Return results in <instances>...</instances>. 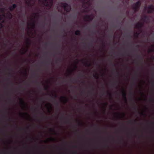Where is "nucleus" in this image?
Returning a JSON list of instances; mask_svg holds the SVG:
<instances>
[{
	"label": "nucleus",
	"instance_id": "f257e3e1",
	"mask_svg": "<svg viewBox=\"0 0 154 154\" xmlns=\"http://www.w3.org/2000/svg\"><path fill=\"white\" fill-rule=\"evenodd\" d=\"M141 3L140 1H138L132 5V7L134 11L136 12L138 11L140 6Z\"/></svg>",
	"mask_w": 154,
	"mask_h": 154
},
{
	"label": "nucleus",
	"instance_id": "f03ea898",
	"mask_svg": "<svg viewBox=\"0 0 154 154\" xmlns=\"http://www.w3.org/2000/svg\"><path fill=\"white\" fill-rule=\"evenodd\" d=\"M61 4L62 5V7H63L65 11L67 12H69L70 11L71 8L70 5L66 3H62Z\"/></svg>",
	"mask_w": 154,
	"mask_h": 154
},
{
	"label": "nucleus",
	"instance_id": "7ed1b4c3",
	"mask_svg": "<svg viewBox=\"0 0 154 154\" xmlns=\"http://www.w3.org/2000/svg\"><path fill=\"white\" fill-rule=\"evenodd\" d=\"M147 13H152L154 11V6L153 5L148 6L147 7Z\"/></svg>",
	"mask_w": 154,
	"mask_h": 154
},
{
	"label": "nucleus",
	"instance_id": "20e7f679",
	"mask_svg": "<svg viewBox=\"0 0 154 154\" xmlns=\"http://www.w3.org/2000/svg\"><path fill=\"white\" fill-rule=\"evenodd\" d=\"M93 19V17L92 14L87 15L85 17V20L86 21H91Z\"/></svg>",
	"mask_w": 154,
	"mask_h": 154
},
{
	"label": "nucleus",
	"instance_id": "39448f33",
	"mask_svg": "<svg viewBox=\"0 0 154 154\" xmlns=\"http://www.w3.org/2000/svg\"><path fill=\"white\" fill-rule=\"evenodd\" d=\"M20 101L21 104L23 106V108L26 109L27 108V105L25 103L23 99L20 98Z\"/></svg>",
	"mask_w": 154,
	"mask_h": 154
},
{
	"label": "nucleus",
	"instance_id": "423d86ee",
	"mask_svg": "<svg viewBox=\"0 0 154 154\" xmlns=\"http://www.w3.org/2000/svg\"><path fill=\"white\" fill-rule=\"evenodd\" d=\"M60 99L62 102H63L65 103H66L69 100L65 96H62L61 97Z\"/></svg>",
	"mask_w": 154,
	"mask_h": 154
},
{
	"label": "nucleus",
	"instance_id": "0eeeda50",
	"mask_svg": "<svg viewBox=\"0 0 154 154\" xmlns=\"http://www.w3.org/2000/svg\"><path fill=\"white\" fill-rule=\"evenodd\" d=\"M122 95L123 98L126 102H127L126 93L124 89L122 88Z\"/></svg>",
	"mask_w": 154,
	"mask_h": 154
},
{
	"label": "nucleus",
	"instance_id": "6e6552de",
	"mask_svg": "<svg viewBox=\"0 0 154 154\" xmlns=\"http://www.w3.org/2000/svg\"><path fill=\"white\" fill-rule=\"evenodd\" d=\"M143 25V23H138L135 26V28L137 29H141Z\"/></svg>",
	"mask_w": 154,
	"mask_h": 154
},
{
	"label": "nucleus",
	"instance_id": "1a4fd4ad",
	"mask_svg": "<svg viewBox=\"0 0 154 154\" xmlns=\"http://www.w3.org/2000/svg\"><path fill=\"white\" fill-rule=\"evenodd\" d=\"M44 2H46V3L44 4V5L46 7L49 8H51L52 6H51V4L49 3L48 2V0H42Z\"/></svg>",
	"mask_w": 154,
	"mask_h": 154
},
{
	"label": "nucleus",
	"instance_id": "9d476101",
	"mask_svg": "<svg viewBox=\"0 0 154 154\" xmlns=\"http://www.w3.org/2000/svg\"><path fill=\"white\" fill-rule=\"evenodd\" d=\"M17 7V5L16 4H13L12 6L10 7L9 9L11 11H13Z\"/></svg>",
	"mask_w": 154,
	"mask_h": 154
},
{
	"label": "nucleus",
	"instance_id": "9b49d317",
	"mask_svg": "<svg viewBox=\"0 0 154 154\" xmlns=\"http://www.w3.org/2000/svg\"><path fill=\"white\" fill-rule=\"evenodd\" d=\"M142 20L144 21H148L149 20V17L148 16L145 15L143 16V17L142 18Z\"/></svg>",
	"mask_w": 154,
	"mask_h": 154
},
{
	"label": "nucleus",
	"instance_id": "f8f14e48",
	"mask_svg": "<svg viewBox=\"0 0 154 154\" xmlns=\"http://www.w3.org/2000/svg\"><path fill=\"white\" fill-rule=\"evenodd\" d=\"M7 17L9 19H11L13 17L12 14L9 12L7 14Z\"/></svg>",
	"mask_w": 154,
	"mask_h": 154
},
{
	"label": "nucleus",
	"instance_id": "ddd939ff",
	"mask_svg": "<svg viewBox=\"0 0 154 154\" xmlns=\"http://www.w3.org/2000/svg\"><path fill=\"white\" fill-rule=\"evenodd\" d=\"M151 47L152 48L150 49H149L148 50V52L149 53L154 52V45H151Z\"/></svg>",
	"mask_w": 154,
	"mask_h": 154
},
{
	"label": "nucleus",
	"instance_id": "4468645a",
	"mask_svg": "<svg viewBox=\"0 0 154 154\" xmlns=\"http://www.w3.org/2000/svg\"><path fill=\"white\" fill-rule=\"evenodd\" d=\"M29 25L32 26V28L34 29L35 26V23L33 21L31 23L29 24Z\"/></svg>",
	"mask_w": 154,
	"mask_h": 154
},
{
	"label": "nucleus",
	"instance_id": "2eb2a0df",
	"mask_svg": "<svg viewBox=\"0 0 154 154\" xmlns=\"http://www.w3.org/2000/svg\"><path fill=\"white\" fill-rule=\"evenodd\" d=\"M75 34L77 35H81V32L79 30H77L75 32Z\"/></svg>",
	"mask_w": 154,
	"mask_h": 154
},
{
	"label": "nucleus",
	"instance_id": "dca6fc26",
	"mask_svg": "<svg viewBox=\"0 0 154 154\" xmlns=\"http://www.w3.org/2000/svg\"><path fill=\"white\" fill-rule=\"evenodd\" d=\"M26 1V3L28 5H31L30 2L32 0H25Z\"/></svg>",
	"mask_w": 154,
	"mask_h": 154
},
{
	"label": "nucleus",
	"instance_id": "f3484780",
	"mask_svg": "<svg viewBox=\"0 0 154 154\" xmlns=\"http://www.w3.org/2000/svg\"><path fill=\"white\" fill-rule=\"evenodd\" d=\"M26 43L27 44L29 45V46L31 44V42L29 39L27 38L26 39Z\"/></svg>",
	"mask_w": 154,
	"mask_h": 154
},
{
	"label": "nucleus",
	"instance_id": "a211bd4d",
	"mask_svg": "<svg viewBox=\"0 0 154 154\" xmlns=\"http://www.w3.org/2000/svg\"><path fill=\"white\" fill-rule=\"evenodd\" d=\"M84 65L86 66H91V64L88 62L85 63Z\"/></svg>",
	"mask_w": 154,
	"mask_h": 154
},
{
	"label": "nucleus",
	"instance_id": "6ab92c4d",
	"mask_svg": "<svg viewBox=\"0 0 154 154\" xmlns=\"http://www.w3.org/2000/svg\"><path fill=\"white\" fill-rule=\"evenodd\" d=\"M93 76L96 79H98L99 77L97 74H94L93 75Z\"/></svg>",
	"mask_w": 154,
	"mask_h": 154
},
{
	"label": "nucleus",
	"instance_id": "aec40b11",
	"mask_svg": "<svg viewBox=\"0 0 154 154\" xmlns=\"http://www.w3.org/2000/svg\"><path fill=\"white\" fill-rule=\"evenodd\" d=\"M20 114H21V115H24L28 116L29 118L30 117L29 115L27 112L21 113H20Z\"/></svg>",
	"mask_w": 154,
	"mask_h": 154
},
{
	"label": "nucleus",
	"instance_id": "412c9836",
	"mask_svg": "<svg viewBox=\"0 0 154 154\" xmlns=\"http://www.w3.org/2000/svg\"><path fill=\"white\" fill-rule=\"evenodd\" d=\"M130 95L131 96V97L130 99H131V100L133 101V100L132 99V97L133 95V93L132 92H130Z\"/></svg>",
	"mask_w": 154,
	"mask_h": 154
},
{
	"label": "nucleus",
	"instance_id": "4be33fe9",
	"mask_svg": "<svg viewBox=\"0 0 154 154\" xmlns=\"http://www.w3.org/2000/svg\"><path fill=\"white\" fill-rule=\"evenodd\" d=\"M52 96H53V97H52V98L54 99V100H55L56 98L57 97V95L55 94L54 95H53L52 94Z\"/></svg>",
	"mask_w": 154,
	"mask_h": 154
},
{
	"label": "nucleus",
	"instance_id": "5701e85b",
	"mask_svg": "<svg viewBox=\"0 0 154 154\" xmlns=\"http://www.w3.org/2000/svg\"><path fill=\"white\" fill-rule=\"evenodd\" d=\"M48 140H50L51 141H54L55 140V139L51 137L50 139H48Z\"/></svg>",
	"mask_w": 154,
	"mask_h": 154
},
{
	"label": "nucleus",
	"instance_id": "b1692460",
	"mask_svg": "<svg viewBox=\"0 0 154 154\" xmlns=\"http://www.w3.org/2000/svg\"><path fill=\"white\" fill-rule=\"evenodd\" d=\"M139 33L137 32H136L135 34V36L136 37H138V35H139Z\"/></svg>",
	"mask_w": 154,
	"mask_h": 154
},
{
	"label": "nucleus",
	"instance_id": "393cba45",
	"mask_svg": "<svg viewBox=\"0 0 154 154\" xmlns=\"http://www.w3.org/2000/svg\"><path fill=\"white\" fill-rule=\"evenodd\" d=\"M35 16H36V17H37V18L39 17V14L38 13H35Z\"/></svg>",
	"mask_w": 154,
	"mask_h": 154
},
{
	"label": "nucleus",
	"instance_id": "a878e982",
	"mask_svg": "<svg viewBox=\"0 0 154 154\" xmlns=\"http://www.w3.org/2000/svg\"><path fill=\"white\" fill-rule=\"evenodd\" d=\"M4 8H1L0 9V11L3 12L4 11Z\"/></svg>",
	"mask_w": 154,
	"mask_h": 154
},
{
	"label": "nucleus",
	"instance_id": "bb28decb",
	"mask_svg": "<svg viewBox=\"0 0 154 154\" xmlns=\"http://www.w3.org/2000/svg\"><path fill=\"white\" fill-rule=\"evenodd\" d=\"M77 153V151H76V150L72 152V153L73 154H76Z\"/></svg>",
	"mask_w": 154,
	"mask_h": 154
},
{
	"label": "nucleus",
	"instance_id": "cd10ccee",
	"mask_svg": "<svg viewBox=\"0 0 154 154\" xmlns=\"http://www.w3.org/2000/svg\"><path fill=\"white\" fill-rule=\"evenodd\" d=\"M49 88V86H48L47 87H45V90H48Z\"/></svg>",
	"mask_w": 154,
	"mask_h": 154
},
{
	"label": "nucleus",
	"instance_id": "c85d7f7f",
	"mask_svg": "<svg viewBox=\"0 0 154 154\" xmlns=\"http://www.w3.org/2000/svg\"><path fill=\"white\" fill-rule=\"evenodd\" d=\"M50 131H51L53 132H55V131H54V129H51V128H50Z\"/></svg>",
	"mask_w": 154,
	"mask_h": 154
},
{
	"label": "nucleus",
	"instance_id": "c756f323",
	"mask_svg": "<svg viewBox=\"0 0 154 154\" xmlns=\"http://www.w3.org/2000/svg\"><path fill=\"white\" fill-rule=\"evenodd\" d=\"M72 147L73 148H77V146L76 145H75L73 146H72Z\"/></svg>",
	"mask_w": 154,
	"mask_h": 154
},
{
	"label": "nucleus",
	"instance_id": "7c9ffc66",
	"mask_svg": "<svg viewBox=\"0 0 154 154\" xmlns=\"http://www.w3.org/2000/svg\"><path fill=\"white\" fill-rule=\"evenodd\" d=\"M134 109L135 110H137V107H136V106H134Z\"/></svg>",
	"mask_w": 154,
	"mask_h": 154
},
{
	"label": "nucleus",
	"instance_id": "2f4dec72",
	"mask_svg": "<svg viewBox=\"0 0 154 154\" xmlns=\"http://www.w3.org/2000/svg\"><path fill=\"white\" fill-rule=\"evenodd\" d=\"M141 114L142 115H144L145 116H146V115L145 114H144L143 112H141Z\"/></svg>",
	"mask_w": 154,
	"mask_h": 154
},
{
	"label": "nucleus",
	"instance_id": "473e14b6",
	"mask_svg": "<svg viewBox=\"0 0 154 154\" xmlns=\"http://www.w3.org/2000/svg\"><path fill=\"white\" fill-rule=\"evenodd\" d=\"M71 80V81H74L75 82H76V80L75 79H74L73 80Z\"/></svg>",
	"mask_w": 154,
	"mask_h": 154
},
{
	"label": "nucleus",
	"instance_id": "72a5a7b5",
	"mask_svg": "<svg viewBox=\"0 0 154 154\" xmlns=\"http://www.w3.org/2000/svg\"><path fill=\"white\" fill-rule=\"evenodd\" d=\"M48 105H49L50 106V108H51V109L52 108V106H51V105L50 104V103H48Z\"/></svg>",
	"mask_w": 154,
	"mask_h": 154
},
{
	"label": "nucleus",
	"instance_id": "f704fd0d",
	"mask_svg": "<svg viewBox=\"0 0 154 154\" xmlns=\"http://www.w3.org/2000/svg\"><path fill=\"white\" fill-rule=\"evenodd\" d=\"M55 104L57 105V106H58V103H57V101H56L55 102Z\"/></svg>",
	"mask_w": 154,
	"mask_h": 154
},
{
	"label": "nucleus",
	"instance_id": "c9c22d12",
	"mask_svg": "<svg viewBox=\"0 0 154 154\" xmlns=\"http://www.w3.org/2000/svg\"><path fill=\"white\" fill-rule=\"evenodd\" d=\"M57 60H58L59 61L61 62V59L60 58H59Z\"/></svg>",
	"mask_w": 154,
	"mask_h": 154
},
{
	"label": "nucleus",
	"instance_id": "e433bc0d",
	"mask_svg": "<svg viewBox=\"0 0 154 154\" xmlns=\"http://www.w3.org/2000/svg\"><path fill=\"white\" fill-rule=\"evenodd\" d=\"M104 112H105V111H106V107H104Z\"/></svg>",
	"mask_w": 154,
	"mask_h": 154
},
{
	"label": "nucleus",
	"instance_id": "4c0bfd02",
	"mask_svg": "<svg viewBox=\"0 0 154 154\" xmlns=\"http://www.w3.org/2000/svg\"><path fill=\"white\" fill-rule=\"evenodd\" d=\"M109 96H110V97H111V94H110V93L108 92V93Z\"/></svg>",
	"mask_w": 154,
	"mask_h": 154
},
{
	"label": "nucleus",
	"instance_id": "58836bf2",
	"mask_svg": "<svg viewBox=\"0 0 154 154\" xmlns=\"http://www.w3.org/2000/svg\"><path fill=\"white\" fill-rule=\"evenodd\" d=\"M122 114L123 115V116L124 117H125V114L124 113H122Z\"/></svg>",
	"mask_w": 154,
	"mask_h": 154
},
{
	"label": "nucleus",
	"instance_id": "ea45409f",
	"mask_svg": "<svg viewBox=\"0 0 154 154\" xmlns=\"http://www.w3.org/2000/svg\"><path fill=\"white\" fill-rule=\"evenodd\" d=\"M76 121H77L78 123H79V125H81V123L79 121H77V120H76Z\"/></svg>",
	"mask_w": 154,
	"mask_h": 154
},
{
	"label": "nucleus",
	"instance_id": "a19ab883",
	"mask_svg": "<svg viewBox=\"0 0 154 154\" xmlns=\"http://www.w3.org/2000/svg\"><path fill=\"white\" fill-rule=\"evenodd\" d=\"M73 71V69H71V70H70L69 71L70 72H72Z\"/></svg>",
	"mask_w": 154,
	"mask_h": 154
},
{
	"label": "nucleus",
	"instance_id": "79ce46f5",
	"mask_svg": "<svg viewBox=\"0 0 154 154\" xmlns=\"http://www.w3.org/2000/svg\"><path fill=\"white\" fill-rule=\"evenodd\" d=\"M136 47L138 48H139V47H140V46L139 45H137V46H136Z\"/></svg>",
	"mask_w": 154,
	"mask_h": 154
},
{
	"label": "nucleus",
	"instance_id": "37998d69",
	"mask_svg": "<svg viewBox=\"0 0 154 154\" xmlns=\"http://www.w3.org/2000/svg\"><path fill=\"white\" fill-rule=\"evenodd\" d=\"M116 83H117V81H116L113 84V85H115L116 84Z\"/></svg>",
	"mask_w": 154,
	"mask_h": 154
},
{
	"label": "nucleus",
	"instance_id": "c03bdc74",
	"mask_svg": "<svg viewBox=\"0 0 154 154\" xmlns=\"http://www.w3.org/2000/svg\"><path fill=\"white\" fill-rule=\"evenodd\" d=\"M75 69H76L77 68V66L76 65H75Z\"/></svg>",
	"mask_w": 154,
	"mask_h": 154
},
{
	"label": "nucleus",
	"instance_id": "a18cd8bd",
	"mask_svg": "<svg viewBox=\"0 0 154 154\" xmlns=\"http://www.w3.org/2000/svg\"><path fill=\"white\" fill-rule=\"evenodd\" d=\"M25 74L27 75V72H26V70H25Z\"/></svg>",
	"mask_w": 154,
	"mask_h": 154
},
{
	"label": "nucleus",
	"instance_id": "49530a36",
	"mask_svg": "<svg viewBox=\"0 0 154 154\" xmlns=\"http://www.w3.org/2000/svg\"><path fill=\"white\" fill-rule=\"evenodd\" d=\"M141 94H142V95H144V94L143 93V92H141Z\"/></svg>",
	"mask_w": 154,
	"mask_h": 154
},
{
	"label": "nucleus",
	"instance_id": "de8ad7c7",
	"mask_svg": "<svg viewBox=\"0 0 154 154\" xmlns=\"http://www.w3.org/2000/svg\"><path fill=\"white\" fill-rule=\"evenodd\" d=\"M115 114H116V115H119V116H120V114H118V113H116Z\"/></svg>",
	"mask_w": 154,
	"mask_h": 154
},
{
	"label": "nucleus",
	"instance_id": "09e8293b",
	"mask_svg": "<svg viewBox=\"0 0 154 154\" xmlns=\"http://www.w3.org/2000/svg\"><path fill=\"white\" fill-rule=\"evenodd\" d=\"M146 6H145V7H144V9L145 10H146Z\"/></svg>",
	"mask_w": 154,
	"mask_h": 154
},
{
	"label": "nucleus",
	"instance_id": "8fccbe9b",
	"mask_svg": "<svg viewBox=\"0 0 154 154\" xmlns=\"http://www.w3.org/2000/svg\"><path fill=\"white\" fill-rule=\"evenodd\" d=\"M26 51H24V52H23V54H25V53L26 52Z\"/></svg>",
	"mask_w": 154,
	"mask_h": 154
},
{
	"label": "nucleus",
	"instance_id": "3c124183",
	"mask_svg": "<svg viewBox=\"0 0 154 154\" xmlns=\"http://www.w3.org/2000/svg\"><path fill=\"white\" fill-rule=\"evenodd\" d=\"M75 98H77V95H76L75 96Z\"/></svg>",
	"mask_w": 154,
	"mask_h": 154
},
{
	"label": "nucleus",
	"instance_id": "603ef678",
	"mask_svg": "<svg viewBox=\"0 0 154 154\" xmlns=\"http://www.w3.org/2000/svg\"><path fill=\"white\" fill-rule=\"evenodd\" d=\"M48 111L49 112H51V111H50V110L49 109H48Z\"/></svg>",
	"mask_w": 154,
	"mask_h": 154
},
{
	"label": "nucleus",
	"instance_id": "864d4df0",
	"mask_svg": "<svg viewBox=\"0 0 154 154\" xmlns=\"http://www.w3.org/2000/svg\"><path fill=\"white\" fill-rule=\"evenodd\" d=\"M92 90L93 91H94V89L93 88H92Z\"/></svg>",
	"mask_w": 154,
	"mask_h": 154
},
{
	"label": "nucleus",
	"instance_id": "5fc2aeb1",
	"mask_svg": "<svg viewBox=\"0 0 154 154\" xmlns=\"http://www.w3.org/2000/svg\"><path fill=\"white\" fill-rule=\"evenodd\" d=\"M152 83L153 84H154V82H152Z\"/></svg>",
	"mask_w": 154,
	"mask_h": 154
},
{
	"label": "nucleus",
	"instance_id": "6e6d98bb",
	"mask_svg": "<svg viewBox=\"0 0 154 154\" xmlns=\"http://www.w3.org/2000/svg\"><path fill=\"white\" fill-rule=\"evenodd\" d=\"M107 103H105V105H106H106H107Z\"/></svg>",
	"mask_w": 154,
	"mask_h": 154
},
{
	"label": "nucleus",
	"instance_id": "4d7b16f0",
	"mask_svg": "<svg viewBox=\"0 0 154 154\" xmlns=\"http://www.w3.org/2000/svg\"><path fill=\"white\" fill-rule=\"evenodd\" d=\"M138 56L139 57H140V55H139Z\"/></svg>",
	"mask_w": 154,
	"mask_h": 154
},
{
	"label": "nucleus",
	"instance_id": "13d9d810",
	"mask_svg": "<svg viewBox=\"0 0 154 154\" xmlns=\"http://www.w3.org/2000/svg\"><path fill=\"white\" fill-rule=\"evenodd\" d=\"M153 59H154V58H153V57H152V60H153Z\"/></svg>",
	"mask_w": 154,
	"mask_h": 154
},
{
	"label": "nucleus",
	"instance_id": "bf43d9fd",
	"mask_svg": "<svg viewBox=\"0 0 154 154\" xmlns=\"http://www.w3.org/2000/svg\"><path fill=\"white\" fill-rule=\"evenodd\" d=\"M105 46V45H104V44H103V46H104H104Z\"/></svg>",
	"mask_w": 154,
	"mask_h": 154
},
{
	"label": "nucleus",
	"instance_id": "052dcab7",
	"mask_svg": "<svg viewBox=\"0 0 154 154\" xmlns=\"http://www.w3.org/2000/svg\"><path fill=\"white\" fill-rule=\"evenodd\" d=\"M65 123H68V122H66Z\"/></svg>",
	"mask_w": 154,
	"mask_h": 154
},
{
	"label": "nucleus",
	"instance_id": "680f3d73",
	"mask_svg": "<svg viewBox=\"0 0 154 154\" xmlns=\"http://www.w3.org/2000/svg\"><path fill=\"white\" fill-rule=\"evenodd\" d=\"M35 76H36V77H38V75H36Z\"/></svg>",
	"mask_w": 154,
	"mask_h": 154
},
{
	"label": "nucleus",
	"instance_id": "e2e57ef3",
	"mask_svg": "<svg viewBox=\"0 0 154 154\" xmlns=\"http://www.w3.org/2000/svg\"><path fill=\"white\" fill-rule=\"evenodd\" d=\"M82 77H84V75H82Z\"/></svg>",
	"mask_w": 154,
	"mask_h": 154
},
{
	"label": "nucleus",
	"instance_id": "0e129e2a",
	"mask_svg": "<svg viewBox=\"0 0 154 154\" xmlns=\"http://www.w3.org/2000/svg\"><path fill=\"white\" fill-rule=\"evenodd\" d=\"M8 70L9 71V70H10V69H8Z\"/></svg>",
	"mask_w": 154,
	"mask_h": 154
},
{
	"label": "nucleus",
	"instance_id": "69168bd1",
	"mask_svg": "<svg viewBox=\"0 0 154 154\" xmlns=\"http://www.w3.org/2000/svg\"><path fill=\"white\" fill-rule=\"evenodd\" d=\"M110 63L111 64H112V62H111Z\"/></svg>",
	"mask_w": 154,
	"mask_h": 154
},
{
	"label": "nucleus",
	"instance_id": "338daca9",
	"mask_svg": "<svg viewBox=\"0 0 154 154\" xmlns=\"http://www.w3.org/2000/svg\"><path fill=\"white\" fill-rule=\"evenodd\" d=\"M41 100H42V98H41Z\"/></svg>",
	"mask_w": 154,
	"mask_h": 154
},
{
	"label": "nucleus",
	"instance_id": "774afa93",
	"mask_svg": "<svg viewBox=\"0 0 154 154\" xmlns=\"http://www.w3.org/2000/svg\"><path fill=\"white\" fill-rule=\"evenodd\" d=\"M80 75H82L81 73H80Z\"/></svg>",
	"mask_w": 154,
	"mask_h": 154
}]
</instances>
